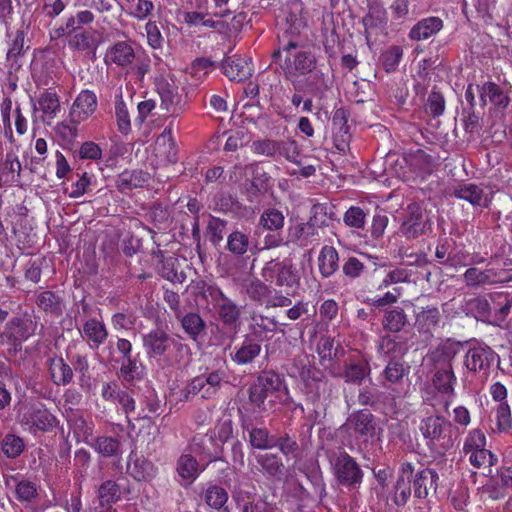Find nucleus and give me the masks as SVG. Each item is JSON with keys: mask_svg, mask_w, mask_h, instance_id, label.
Masks as SVG:
<instances>
[{"mask_svg": "<svg viewBox=\"0 0 512 512\" xmlns=\"http://www.w3.org/2000/svg\"><path fill=\"white\" fill-rule=\"evenodd\" d=\"M262 277L266 281H272L275 278V285L296 290L300 284V275L292 260L284 259L281 262L276 260L268 261L262 269Z\"/></svg>", "mask_w": 512, "mask_h": 512, "instance_id": "6", "label": "nucleus"}, {"mask_svg": "<svg viewBox=\"0 0 512 512\" xmlns=\"http://www.w3.org/2000/svg\"><path fill=\"white\" fill-rule=\"evenodd\" d=\"M315 215L306 223H297L289 227L288 241L299 244L300 246H307L313 241L319 240V225L316 213L320 207H314Z\"/></svg>", "mask_w": 512, "mask_h": 512, "instance_id": "14", "label": "nucleus"}, {"mask_svg": "<svg viewBox=\"0 0 512 512\" xmlns=\"http://www.w3.org/2000/svg\"><path fill=\"white\" fill-rule=\"evenodd\" d=\"M38 109L50 118L60 110V100L56 92L44 91L38 98Z\"/></svg>", "mask_w": 512, "mask_h": 512, "instance_id": "52", "label": "nucleus"}, {"mask_svg": "<svg viewBox=\"0 0 512 512\" xmlns=\"http://www.w3.org/2000/svg\"><path fill=\"white\" fill-rule=\"evenodd\" d=\"M445 110L444 96L438 91H432L425 104V111L433 117H439Z\"/></svg>", "mask_w": 512, "mask_h": 512, "instance_id": "61", "label": "nucleus"}, {"mask_svg": "<svg viewBox=\"0 0 512 512\" xmlns=\"http://www.w3.org/2000/svg\"><path fill=\"white\" fill-rule=\"evenodd\" d=\"M439 475L432 468H424L415 473L412 479L414 497L426 499L429 491L437 490Z\"/></svg>", "mask_w": 512, "mask_h": 512, "instance_id": "21", "label": "nucleus"}, {"mask_svg": "<svg viewBox=\"0 0 512 512\" xmlns=\"http://www.w3.org/2000/svg\"><path fill=\"white\" fill-rule=\"evenodd\" d=\"M207 291L220 322L233 332L232 337L234 338L241 327L242 306L225 295L219 287L210 286Z\"/></svg>", "mask_w": 512, "mask_h": 512, "instance_id": "4", "label": "nucleus"}, {"mask_svg": "<svg viewBox=\"0 0 512 512\" xmlns=\"http://www.w3.org/2000/svg\"><path fill=\"white\" fill-rule=\"evenodd\" d=\"M371 260L372 257L367 254H361L360 258L350 256L343 263V274L350 279L359 278L367 268L366 261L370 262Z\"/></svg>", "mask_w": 512, "mask_h": 512, "instance_id": "47", "label": "nucleus"}, {"mask_svg": "<svg viewBox=\"0 0 512 512\" xmlns=\"http://www.w3.org/2000/svg\"><path fill=\"white\" fill-rule=\"evenodd\" d=\"M97 97L93 91L82 90L74 100L70 112L71 124H79L88 119L96 110Z\"/></svg>", "mask_w": 512, "mask_h": 512, "instance_id": "13", "label": "nucleus"}, {"mask_svg": "<svg viewBox=\"0 0 512 512\" xmlns=\"http://www.w3.org/2000/svg\"><path fill=\"white\" fill-rule=\"evenodd\" d=\"M37 307L53 317H60L63 314L65 305L63 298L50 290L40 292L35 300Z\"/></svg>", "mask_w": 512, "mask_h": 512, "instance_id": "29", "label": "nucleus"}, {"mask_svg": "<svg viewBox=\"0 0 512 512\" xmlns=\"http://www.w3.org/2000/svg\"><path fill=\"white\" fill-rule=\"evenodd\" d=\"M450 427V422L439 415H431L421 420L419 430L427 440V445L433 448L436 441L444 438L446 428Z\"/></svg>", "mask_w": 512, "mask_h": 512, "instance_id": "18", "label": "nucleus"}, {"mask_svg": "<svg viewBox=\"0 0 512 512\" xmlns=\"http://www.w3.org/2000/svg\"><path fill=\"white\" fill-rule=\"evenodd\" d=\"M158 94L161 98V106L169 110L178 100L177 88L167 80L161 79L156 83Z\"/></svg>", "mask_w": 512, "mask_h": 512, "instance_id": "53", "label": "nucleus"}, {"mask_svg": "<svg viewBox=\"0 0 512 512\" xmlns=\"http://www.w3.org/2000/svg\"><path fill=\"white\" fill-rule=\"evenodd\" d=\"M223 73L233 81H243L252 76L253 67L249 58L237 55L226 57L221 64Z\"/></svg>", "mask_w": 512, "mask_h": 512, "instance_id": "16", "label": "nucleus"}, {"mask_svg": "<svg viewBox=\"0 0 512 512\" xmlns=\"http://www.w3.org/2000/svg\"><path fill=\"white\" fill-rule=\"evenodd\" d=\"M345 426L353 431L354 435L363 439L365 442L373 438L376 434V417L367 409H361L351 413L345 423Z\"/></svg>", "mask_w": 512, "mask_h": 512, "instance_id": "12", "label": "nucleus"}, {"mask_svg": "<svg viewBox=\"0 0 512 512\" xmlns=\"http://www.w3.org/2000/svg\"><path fill=\"white\" fill-rule=\"evenodd\" d=\"M204 382L207 384L209 392L208 396H215L221 388L222 381L226 378V372L222 369L214 370L206 374H202Z\"/></svg>", "mask_w": 512, "mask_h": 512, "instance_id": "64", "label": "nucleus"}, {"mask_svg": "<svg viewBox=\"0 0 512 512\" xmlns=\"http://www.w3.org/2000/svg\"><path fill=\"white\" fill-rule=\"evenodd\" d=\"M21 171L22 166L17 155L13 152L7 153L0 169V187L18 183Z\"/></svg>", "mask_w": 512, "mask_h": 512, "instance_id": "32", "label": "nucleus"}, {"mask_svg": "<svg viewBox=\"0 0 512 512\" xmlns=\"http://www.w3.org/2000/svg\"><path fill=\"white\" fill-rule=\"evenodd\" d=\"M243 287L248 297L260 304H264L269 294L272 293L271 287L256 278L246 280Z\"/></svg>", "mask_w": 512, "mask_h": 512, "instance_id": "46", "label": "nucleus"}, {"mask_svg": "<svg viewBox=\"0 0 512 512\" xmlns=\"http://www.w3.org/2000/svg\"><path fill=\"white\" fill-rule=\"evenodd\" d=\"M256 462L259 465V471L269 477L279 479L285 470L282 459L274 453H263L255 456Z\"/></svg>", "mask_w": 512, "mask_h": 512, "instance_id": "31", "label": "nucleus"}, {"mask_svg": "<svg viewBox=\"0 0 512 512\" xmlns=\"http://www.w3.org/2000/svg\"><path fill=\"white\" fill-rule=\"evenodd\" d=\"M261 343L244 335L240 344L235 345L234 351L230 353L231 360L239 366L248 365L254 362L261 353Z\"/></svg>", "mask_w": 512, "mask_h": 512, "instance_id": "22", "label": "nucleus"}, {"mask_svg": "<svg viewBox=\"0 0 512 512\" xmlns=\"http://www.w3.org/2000/svg\"><path fill=\"white\" fill-rule=\"evenodd\" d=\"M443 28V21L439 17H428L418 21L410 30L409 38L421 41L430 38Z\"/></svg>", "mask_w": 512, "mask_h": 512, "instance_id": "30", "label": "nucleus"}, {"mask_svg": "<svg viewBox=\"0 0 512 512\" xmlns=\"http://www.w3.org/2000/svg\"><path fill=\"white\" fill-rule=\"evenodd\" d=\"M409 373L410 366L401 357L391 356L381 373L382 384L386 388L401 385Z\"/></svg>", "mask_w": 512, "mask_h": 512, "instance_id": "19", "label": "nucleus"}, {"mask_svg": "<svg viewBox=\"0 0 512 512\" xmlns=\"http://www.w3.org/2000/svg\"><path fill=\"white\" fill-rule=\"evenodd\" d=\"M227 223L224 219L212 215L209 216L205 235L214 247H218L222 243L226 234Z\"/></svg>", "mask_w": 512, "mask_h": 512, "instance_id": "44", "label": "nucleus"}, {"mask_svg": "<svg viewBox=\"0 0 512 512\" xmlns=\"http://www.w3.org/2000/svg\"><path fill=\"white\" fill-rule=\"evenodd\" d=\"M101 507L112 506L121 499V489L114 480L104 481L97 491Z\"/></svg>", "mask_w": 512, "mask_h": 512, "instance_id": "43", "label": "nucleus"}, {"mask_svg": "<svg viewBox=\"0 0 512 512\" xmlns=\"http://www.w3.org/2000/svg\"><path fill=\"white\" fill-rule=\"evenodd\" d=\"M204 499L211 508L221 509L228 501V493L223 487L212 485L206 489Z\"/></svg>", "mask_w": 512, "mask_h": 512, "instance_id": "56", "label": "nucleus"}, {"mask_svg": "<svg viewBox=\"0 0 512 512\" xmlns=\"http://www.w3.org/2000/svg\"><path fill=\"white\" fill-rule=\"evenodd\" d=\"M82 333L89 341L91 347L98 348L107 339L108 332L103 322L92 318L83 324Z\"/></svg>", "mask_w": 512, "mask_h": 512, "instance_id": "40", "label": "nucleus"}, {"mask_svg": "<svg viewBox=\"0 0 512 512\" xmlns=\"http://www.w3.org/2000/svg\"><path fill=\"white\" fill-rule=\"evenodd\" d=\"M293 369L304 382L306 393L311 400L316 401L320 398L321 390L324 391L328 382L323 379L319 369L311 364L307 355H302L293 359Z\"/></svg>", "mask_w": 512, "mask_h": 512, "instance_id": "7", "label": "nucleus"}, {"mask_svg": "<svg viewBox=\"0 0 512 512\" xmlns=\"http://www.w3.org/2000/svg\"><path fill=\"white\" fill-rule=\"evenodd\" d=\"M106 57L118 66H127L133 62L135 53L129 43L118 41L108 50Z\"/></svg>", "mask_w": 512, "mask_h": 512, "instance_id": "39", "label": "nucleus"}, {"mask_svg": "<svg viewBox=\"0 0 512 512\" xmlns=\"http://www.w3.org/2000/svg\"><path fill=\"white\" fill-rule=\"evenodd\" d=\"M411 479H405L403 476H398L394 486L393 501L396 506H404L411 496Z\"/></svg>", "mask_w": 512, "mask_h": 512, "instance_id": "58", "label": "nucleus"}, {"mask_svg": "<svg viewBox=\"0 0 512 512\" xmlns=\"http://www.w3.org/2000/svg\"><path fill=\"white\" fill-rule=\"evenodd\" d=\"M277 325L278 322L275 318H270L254 311L250 314L248 332L245 335L262 343L267 339L266 334L274 332Z\"/></svg>", "mask_w": 512, "mask_h": 512, "instance_id": "20", "label": "nucleus"}, {"mask_svg": "<svg viewBox=\"0 0 512 512\" xmlns=\"http://www.w3.org/2000/svg\"><path fill=\"white\" fill-rule=\"evenodd\" d=\"M441 320V313L436 306L423 307L417 313L415 319V326L420 333H432L434 329L439 326Z\"/></svg>", "mask_w": 512, "mask_h": 512, "instance_id": "36", "label": "nucleus"}, {"mask_svg": "<svg viewBox=\"0 0 512 512\" xmlns=\"http://www.w3.org/2000/svg\"><path fill=\"white\" fill-rule=\"evenodd\" d=\"M488 268L480 270L476 267L467 269L464 273V280L468 286H479L486 284L505 283L512 280V270L504 269V259L489 262Z\"/></svg>", "mask_w": 512, "mask_h": 512, "instance_id": "5", "label": "nucleus"}, {"mask_svg": "<svg viewBox=\"0 0 512 512\" xmlns=\"http://www.w3.org/2000/svg\"><path fill=\"white\" fill-rule=\"evenodd\" d=\"M93 447L99 454L106 458L118 456L121 453V444L119 440L114 437H97Z\"/></svg>", "mask_w": 512, "mask_h": 512, "instance_id": "50", "label": "nucleus"}, {"mask_svg": "<svg viewBox=\"0 0 512 512\" xmlns=\"http://www.w3.org/2000/svg\"><path fill=\"white\" fill-rule=\"evenodd\" d=\"M206 385L207 384L204 382V377H202V375L193 378L184 389V399L188 400L190 395H200L203 399L213 398V396H208L206 394V391L209 392Z\"/></svg>", "mask_w": 512, "mask_h": 512, "instance_id": "60", "label": "nucleus"}, {"mask_svg": "<svg viewBox=\"0 0 512 512\" xmlns=\"http://www.w3.org/2000/svg\"><path fill=\"white\" fill-rule=\"evenodd\" d=\"M365 28L366 40L369 41L372 34H377L382 30L386 23V11L381 6H370L368 13L362 19Z\"/></svg>", "mask_w": 512, "mask_h": 512, "instance_id": "33", "label": "nucleus"}, {"mask_svg": "<svg viewBox=\"0 0 512 512\" xmlns=\"http://www.w3.org/2000/svg\"><path fill=\"white\" fill-rule=\"evenodd\" d=\"M371 373L369 362L365 359L345 363L343 372L339 375L345 382L360 385Z\"/></svg>", "mask_w": 512, "mask_h": 512, "instance_id": "35", "label": "nucleus"}, {"mask_svg": "<svg viewBox=\"0 0 512 512\" xmlns=\"http://www.w3.org/2000/svg\"><path fill=\"white\" fill-rule=\"evenodd\" d=\"M495 363L500 364V357L487 345L469 348L464 357V365L469 371L481 372L486 376Z\"/></svg>", "mask_w": 512, "mask_h": 512, "instance_id": "9", "label": "nucleus"}, {"mask_svg": "<svg viewBox=\"0 0 512 512\" xmlns=\"http://www.w3.org/2000/svg\"><path fill=\"white\" fill-rule=\"evenodd\" d=\"M36 325V322L31 319L13 317L6 323L1 336L6 337L7 340H27L34 334Z\"/></svg>", "mask_w": 512, "mask_h": 512, "instance_id": "24", "label": "nucleus"}, {"mask_svg": "<svg viewBox=\"0 0 512 512\" xmlns=\"http://www.w3.org/2000/svg\"><path fill=\"white\" fill-rule=\"evenodd\" d=\"M273 447H277L284 456L292 458H296L300 451L295 437L290 436L288 433L278 437L274 436Z\"/></svg>", "mask_w": 512, "mask_h": 512, "instance_id": "54", "label": "nucleus"}, {"mask_svg": "<svg viewBox=\"0 0 512 512\" xmlns=\"http://www.w3.org/2000/svg\"><path fill=\"white\" fill-rule=\"evenodd\" d=\"M431 230V224L422 207L417 203L408 205L400 232L407 239H416Z\"/></svg>", "mask_w": 512, "mask_h": 512, "instance_id": "8", "label": "nucleus"}, {"mask_svg": "<svg viewBox=\"0 0 512 512\" xmlns=\"http://www.w3.org/2000/svg\"><path fill=\"white\" fill-rule=\"evenodd\" d=\"M469 454V462L475 468L490 467L495 465L497 462V458L494 454L487 449L472 451Z\"/></svg>", "mask_w": 512, "mask_h": 512, "instance_id": "62", "label": "nucleus"}, {"mask_svg": "<svg viewBox=\"0 0 512 512\" xmlns=\"http://www.w3.org/2000/svg\"><path fill=\"white\" fill-rule=\"evenodd\" d=\"M242 427L249 433V444L251 447L260 450L273 448L274 435H270L266 428L250 427V424L243 423Z\"/></svg>", "mask_w": 512, "mask_h": 512, "instance_id": "38", "label": "nucleus"}, {"mask_svg": "<svg viewBox=\"0 0 512 512\" xmlns=\"http://www.w3.org/2000/svg\"><path fill=\"white\" fill-rule=\"evenodd\" d=\"M284 215L275 208L266 209L259 218V225L269 231H280L284 226Z\"/></svg>", "mask_w": 512, "mask_h": 512, "instance_id": "51", "label": "nucleus"}, {"mask_svg": "<svg viewBox=\"0 0 512 512\" xmlns=\"http://www.w3.org/2000/svg\"><path fill=\"white\" fill-rule=\"evenodd\" d=\"M24 441L17 435L6 434L1 441V450L8 458H16L24 451Z\"/></svg>", "mask_w": 512, "mask_h": 512, "instance_id": "55", "label": "nucleus"}, {"mask_svg": "<svg viewBox=\"0 0 512 512\" xmlns=\"http://www.w3.org/2000/svg\"><path fill=\"white\" fill-rule=\"evenodd\" d=\"M318 267L325 278L332 276L339 268V255L333 246H324L318 256Z\"/></svg>", "mask_w": 512, "mask_h": 512, "instance_id": "37", "label": "nucleus"}, {"mask_svg": "<svg viewBox=\"0 0 512 512\" xmlns=\"http://www.w3.org/2000/svg\"><path fill=\"white\" fill-rule=\"evenodd\" d=\"M278 140L272 139H259L253 141L251 150L254 154L266 156L269 158L277 157Z\"/></svg>", "mask_w": 512, "mask_h": 512, "instance_id": "59", "label": "nucleus"}, {"mask_svg": "<svg viewBox=\"0 0 512 512\" xmlns=\"http://www.w3.org/2000/svg\"><path fill=\"white\" fill-rule=\"evenodd\" d=\"M175 318L179 321L181 328L190 340L200 342L204 339L207 324L198 312L183 313L182 311Z\"/></svg>", "mask_w": 512, "mask_h": 512, "instance_id": "17", "label": "nucleus"}, {"mask_svg": "<svg viewBox=\"0 0 512 512\" xmlns=\"http://www.w3.org/2000/svg\"><path fill=\"white\" fill-rule=\"evenodd\" d=\"M20 423L32 432L47 431L56 424V417L41 403L27 407Z\"/></svg>", "mask_w": 512, "mask_h": 512, "instance_id": "11", "label": "nucleus"}, {"mask_svg": "<svg viewBox=\"0 0 512 512\" xmlns=\"http://www.w3.org/2000/svg\"><path fill=\"white\" fill-rule=\"evenodd\" d=\"M192 450L203 455L207 458L208 462L222 460L223 446L214 442V436L208 433L193 438Z\"/></svg>", "mask_w": 512, "mask_h": 512, "instance_id": "26", "label": "nucleus"}, {"mask_svg": "<svg viewBox=\"0 0 512 512\" xmlns=\"http://www.w3.org/2000/svg\"><path fill=\"white\" fill-rule=\"evenodd\" d=\"M154 152L163 163L172 164L177 162L176 143L170 128H165L157 137Z\"/></svg>", "mask_w": 512, "mask_h": 512, "instance_id": "25", "label": "nucleus"}, {"mask_svg": "<svg viewBox=\"0 0 512 512\" xmlns=\"http://www.w3.org/2000/svg\"><path fill=\"white\" fill-rule=\"evenodd\" d=\"M298 144L295 140H278L277 157H284L286 160L298 163Z\"/></svg>", "mask_w": 512, "mask_h": 512, "instance_id": "63", "label": "nucleus"}, {"mask_svg": "<svg viewBox=\"0 0 512 512\" xmlns=\"http://www.w3.org/2000/svg\"><path fill=\"white\" fill-rule=\"evenodd\" d=\"M283 386L282 378L272 372L264 371L256 379V381L249 388V400L257 407L264 405L266 398L279 391Z\"/></svg>", "mask_w": 512, "mask_h": 512, "instance_id": "10", "label": "nucleus"}, {"mask_svg": "<svg viewBox=\"0 0 512 512\" xmlns=\"http://www.w3.org/2000/svg\"><path fill=\"white\" fill-rule=\"evenodd\" d=\"M452 195L473 206L488 207L491 199L485 189L473 183L461 184L454 188Z\"/></svg>", "mask_w": 512, "mask_h": 512, "instance_id": "23", "label": "nucleus"}, {"mask_svg": "<svg viewBox=\"0 0 512 512\" xmlns=\"http://www.w3.org/2000/svg\"><path fill=\"white\" fill-rule=\"evenodd\" d=\"M381 325L388 333H399L409 325V318L403 308L389 307L384 310Z\"/></svg>", "mask_w": 512, "mask_h": 512, "instance_id": "28", "label": "nucleus"}, {"mask_svg": "<svg viewBox=\"0 0 512 512\" xmlns=\"http://www.w3.org/2000/svg\"><path fill=\"white\" fill-rule=\"evenodd\" d=\"M282 68L285 79L297 92H308L321 99L330 89L326 75L319 69L318 57L311 50H298L286 57Z\"/></svg>", "mask_w": 512, "mask_h": 512, "instance_id": "1", "label": "nucleus"}, {"mask_svg": "<svg viewBox=\"0 0 512 512\" xmlns=\"http://www.w3.org/2000/svg\"><path fill=\"white\" fill-rule=\"evenodd\" d=\"M126 472L129 476L138 482H149L156 477L157 467L152 461L143 455H138L137 453L131 452L129 455Z\"/></svg>", "mask_w": 512, "mask_h": 512, "instance_id": "15", "label": "nucleus"}, {"mask_svg": "<svg viewBox=\"0 0 512 512\" xmlns=\"http://www.w3.org/2000/svg\"><path fill=\"white\" fill-rule=\"evenodd\" d=\"M326 454L337 484L348 491L358 490L364 473L356 460L341 449L329 450Z\"/></svg>", "mask_w": 512, "mask_h": 512, "instance_id": "3", "label": "nucleus"}, {"mask_svg": "<svg viewBox=\"0 0 512 512\" xmlns=\"http://www.w3.org/2000/svg\"><path fill=\"white\" fill-rule=\"evenodd\" d=\"M177 472L182 479L191 483L198 475L197 460L188 454L180 456L177 461Z\"/></svg>", "mask_w": 512, "mask_h": 512, "instance_id": "49", "label": "nucleus"}, {"mask_svg": "<svg viewBox=\"0 0 512 512\" xmlns=\"http://www.w3.org/2000/svg\"><path fill=\"white\" fill-rule=\"evenodd\" d=\"M150 175L143 170H125L116 180V187L120 192L143 187L149 181Z\"/></svg>", "mask_w": 512, "mask_h": 512, "instance_id": "34", "label": "nucleus"}, {"mask_svg": "<svg viewBox=\"0 0 512 512\" xmlns=\"http://www.w3.org/2000/svg\"><path fill=\"white\" fill-rule=\"evenodd\" d=\"M483 93L488 95L489 101L496 107L506 108L509 105V97L503 92L500 86L494 82L484 83Z\"/></svg>", "mask_w": 512, "mask_h": 512, "instance_id": "57", "label": "nucleus"}, {"mask_svg": "<svg viewBox=\"0 0 512 512\" xmlns=\"http://www.w3.org/2000/svg\"><path fill=\"white\" fill-rule=\"evenodd\" d=\"M457 378L455 376L452 363H445L441 367H436L432 378L434 388L441 394L453 396Z\"/></svg>", "mask_w": 512, "mask_h": 512, "instance_id": "27", "label": "nucleus"}, {"mask_svg": "<svg viewBox=\"0 0 512 512\" xmlns=\"http://www.w3.org/2000/svg\"><path fill=\"white\" fill-rule=\"evenodd\" d=\"M250 244L248 233L234 230L227 236L226 249L235 257H242L249 251Z\"/></svg>", "mask_w": 512, "mask_h": 512, "instance_id": "41", "label": "nucleus"}, {"mask_svg": "<svg viewBox=\"0 0 512 512\" xmlns=\"http://www.w3.org/2000/svg\"><path fill=\"white\" fill-rule=\"evenodd\" d=\"M50 374L56 385H68L73 379V369L63 358L50 360Z\"/></svg>", "mask_w": 512, "mask_h": 512, "instance_id": "42", "label": "nucleus"}, {"mask_svg": "<svg viewBox=\"0 0 512 512\" xmlns=\"http://www.w3.org/2000/svg\"><path fill=\"white\" fill-rule=\"evenodd\" d=\"M119 376L126 382L140 380L143 377V367L136 358L132 356L122 357Z\"/></svg>", "mask_w": 512, "mask_h": 512, "instance_id": "48", "label": "nucleus"}, {"mask_svg": "<svg viewBox=\"0 0 512 512\" xmlns=\"http://www.w3.org/2000/svg\"><path fill=\"white\" fill-rule=\"evenodd\" d=\"M142 344L149 358H182L190 348L180 336H172L163 329H153L142 336Z\"/></svg>", "mask_w": 512, "mask_h": 512, "instance_id": "2", "label": "nucleus"}, {"mask_svg": "<svg viewBox=\"0 0 512 512\" xmlns=\"http://www.w3.org/2000/svg\"><path fill=\"white\" fill-rule=\"evenodd\" d=\"M71 49L77 51H91L95 54L97 48V41L93 32L89 30H81L71 36L68 41Z\"/></svg>", "mask_w": 512, "mask_h": 512, "instance_id": "45", "label": "nucleus"}]
</instances>
